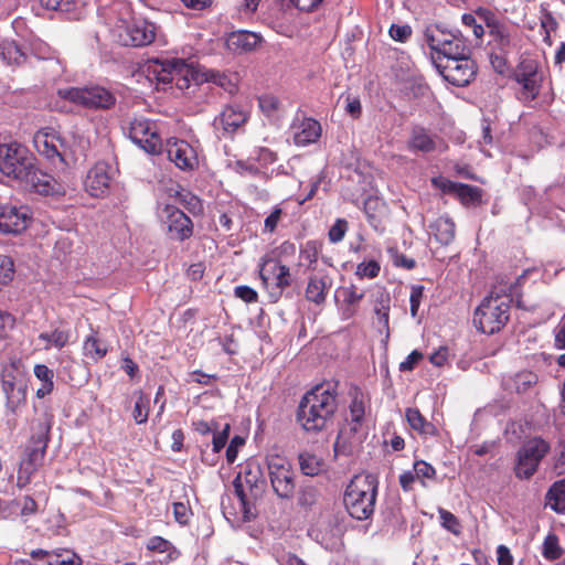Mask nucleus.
<instances>
[{
	"label": "nucleus",
	"mask_w": 565,
	"mask_h": 565,
	"mask_svg": "<svg viewBox=\"0 0 565 565\" xmlns=\"http://www.w3.org/2000/svg\"><path fill=\"white\" fill-rule=\"evenodd\" d=\"M477 15L484 22L489 36L487 47L490 63L499 74H505L509 68V56L516 52L521 34L518 25L499 19L491 10L479 8Z\"/></svg>",
	"instance_id": "obj_1"
},
{
	"label": "nucleus",
	"mask_w": 565,
	"mask_h": 565,
	"mask_svg": "<svg viewBox=\"0 0 565 565\" xmlns=\"http://www.w3.org/2000/svg\"><path fill=\"white\" fill-rule=\"evenodd\" d=\"M520 276L515 282L509 286H495L477 307L473 315L476 328L486 334L499 332L509 321L511 302L515 299L518 307H522L519 294Z\"/></svg>",
	"instance_id": "obj_2"
},
{
	"label": "nucleus",
	"mask_w": 565,
	"mask_h": 565,
	"mask_svg": "<svg viewBox=\"0 0 565 565\" xmlns=\"http://www.w3.org/2000/svg\"><path fill=\"white\" fill-rule=\"evenodd\" d=\"M337 407L335 393L323 385H318L301 398L297 411V422L308 433L321 431L332 420Z\"/></svg>",
	"instance_id": "obj_3"
},
{
	"label": "nucleus",
	"mask_w": 565,
	"mask_h": 565,
	"mask_svg": "<svg viewBox=\"0 0 565 565\" xmlns=\"http://www.w3.org/2000/svg\"><path fill=\"white\" fill-rule=\"evenodd\" d=\"M379 480L372 473L355 475L343 494L345 510L355 520H369L375 510Z\"/></svg>",
	"instance_id": "obj_4"
},
{
	"label": "nucleus",
	"mask_w": 565,
	"mask_h": 565,
	"mask_svg": "<svg viewBox=\"0 0 565 565\" xmlns=\"http://www.w3.org/2000/svg\"><path fill=\"white\" fill-rule=\"evenodd\" d=\"M51 425L42 424L36 435L31 437V445L26 447L24 457L21 459L17 473V488H26L34 473L43 466L46 448L50 440Z\"/></svg>",
	"instance_id": "obj_5"
},
{
	"label": "nucleus",
	"mask_w": 565,
	"mask_h": 565,
	"mask_svg": "<svg viewBox=\"0 0 565 565\" xmlns=\"http://www.w3.org/2000/svg\"><path fill=\"white\" fill-rule=\"evenodd\" d=\"M551 445L542 437L527 439L518 450L514 475L520 480H529L537 471L541 461L550 452Z\"/></svg>",
	"instance_id": "obj_6"
},
{
	"label": "nucleus",
	"mask_w": 565,
	"mask_h": 565,
	"mask_svg": "<svg viewBox=\"0 0 565 565\" xmlns=\"http://www.w3.org/2000/svg\"><path fill=\"white\" fill-rule=\"evenodd\" d=\"M58 96L88 109H110L116 104L115 95L102 86L61 88Z\"/></svg>",
	"instance_id": "obj_7"
},
{
	"label": "nucleus",
	"mask_w": 565,
	"mask_h": 565,
	"mask_svg": "<svg viewBox=\"0 0 565 565\" xmlns=\"http://www.w3.org/2000/svg\"><path fill=\"white\" fill-rule=\"evenodd\" d=\"M271 488L280 499H291L296 492V472L291 462L278 454L266 458Z\"/></svg>",
	"instance_id": "obj_8"
},
{
	"label": "nucleus",
	"mask_w": 565,
	"mask_h": 565,
	"mask_svg": "<svg viewBox=\"0 0 565 565\" xmlns=\"http://www.w3.org/2000/svg\"><path fill=\"white\" fill-rule=\"evenodd\" d=\"M513 79L519 85L518 98L529 104L539 97L544 75L536 60L524 58L514 70Z\"/></svg>",
	"instance_id": "obj_9"
},
{
	"label": "nucleus",
	"mask_w": 565,
	"mask_h": 565,
	"mask_svg": "<svg viewBox=\"0 0 565 565\" xmlns=\"http://www.w3.org/2000/svg\"><path fill=\"white\" fill-rule=\"evenodd\" d=\"M34 159L23 145L18 141L0 142V171L14 180L25 178Z\"/></svg>",
	"instance_id": "obj_10"
},
{
	"label": "nucleus",
	"mask_w": 565,
	"mask_h": 565,
	"mask_svg": "<svg viewBox=\"0 0 565 565\" xmlns=\"http://www.w3.org/2000/svg\"><path fill=\"white\" fill-rule=\"evenodd\" d=\"M259 276L273 302H277L284 291L292 284L290 268L279 260H265Z\"/></svg>",
	"instance_id": "obj_11"
},
{
	"label": "nucleus",
	"mask_w": 565,
	"mask_h": 565,
	"mask_svg": "<svg viewBox=\"0 0 565 565\" xmlns=\"http://www.w3.org/2000/svg\"><path fill=\"white\" fill-rule=\"evenodd\" d=\"M437 70L448 83L465 87L477 75V64L470 55L459 58H448L444 63L437 62Z\"/></svg>",
	"instance_id": "obj_12"
},
{
	"label": "nucleus",
	"mask_w": 565,
	"mask_h": 565,
	"mask_svg": "<svg viewBox=\"0 0 565 565\" xmlns=\"http://www.w3.org/2000/svg\"><path fill=\"white\" fill-rule=\"evenodd\" d=\"M129 137L141 149L150 154L160 153L162 149L161 137L157 132L156 124L143 117H135L129 125Z\"/></svg>",
	"instance_id": "obj_13"
},
{
	"label": "nucleus",
	"mask_w": 565,
	"mask_h": 565,
	"mask_svg": "<svg viewBox=\"0 0 565 565\" xmlns=\"http://www.w3.org/2000/svg\"><path fill=\"white\" fill-rule=\"evenodd\" d=\"M162 222L166 224L167 233L171 239L184 242L193 236L194 225L192 220L174 205H164Z\"/></svg>",
	"instance_id": "obj_14"
},
{
	"label": "nucleus",
	"mask_w": 565,
	"mask_h": 565,
	"mask_svg": "<svg viewBox=\"0 0 565 565\" xmlns=\"http://www.w3.org/2000/svg\"><path fill=\"white\" fill-rule=\"evenodd\" d=\"M189 65L182 58L152 60L147 66V76L157 84H169L175 76H186Z\"/></svg>",
	"instance_id": "obj_15"
},
{
	"label": "nucleus",
	"mask_w": 565,
	"mask_h": 565,
	"mask_svg": "<svg viewBox=\"0 0 565 565\" xmlns=\"http://www.w3.org/2000/svg\"><path fill=\"white\" fill-rule=\"evenodd\" d=\"M166 148L169 160L180 170L191 172L199 168L198 152L188 141L170 138Z\"/></svg>",
	"instance_id": "obj_16"
},
{
	"label": "nucleus",
	"mask_w": 565,
	"mask_h": 565,
	"mask_svg": "<svg viewBox=\"0 0 565 565\" xmlns=\"http://www.w3.org/2000/svg\"><path fill=\"white\" fill-rule=\"evenodd\" d=\"M125 46H146L156 38V26L146 20H136L128 23L118 34Z\"/></svg>",
	"instance_id": "obj_17"
},
{
	"label": "nucleus",
	"mask_w": 565,
	"mask_h": 565,
	"mask_svg": "<svg viewBox=\"0 0 565 565\" xmlns=\"http://www.w3.org/2000/svg\"><path fill=\"white\" fill-rule=\"evenodd\" d=\"M30 210L28 206L0 204V232L19 234L28 227Z\"/></svg>",
	"instance_id": "obj_18"
},
{
	"label": "nucleus",
	"mask_w": 565,
	"mask_h": 565,
	"mask_svg": "<svg viewBox=\"0 0 565 565\" xmlns=\"http://www.w3.org/2000/svg\"><path fill=\"white\" fill-rule=\"evenodd\" d=\"M25 172L28 175H25V178H20L19 181L25 182L39 194L60 195L65 193L64 186L51 174L38 169L34 162Z\"/></svg>",
	"instance_id": "obj_19"
},
{
	"label": "nucleus",
	"mask_w": 565,
	"mask_h": 565,
	"mask_svg": "<svg viewBox=\"0 0 565 565\" xmlns=\"http://www.w3.org/2000/svg\"><path fill=\"white\" fill-rule=\"evenodd\" d=\"M110 183V167L106 162L99 161L88 170L84 186L90 196L103 198L108 193Z\"/></svg>",
	"instance_id": "obj_20"
},
{
	"label": "nucleus",
	"mask_w": 565,
	"mask_h": 565,
	"mask_svg": "<svg viewBox=\"0 0 565 565\" xmlns=\"http://www.w3.org/2000/svg\"><path fill=\"white\" fill-rule=\"evenodd\" d=\"M33 145L39 154L46 158L54 166L57 163L64 164L63 154L58 149L62 146V140L49 128L41 129L34 134Z\"/></svg>",
	"instance_id": "obj_21"
},
{
	"label": "nucleus",
	"mask_w": 565,
	"mask_h": 565,
	"mask_svg": "<svg viewBox=\"0 0 565 565\" xmlns=\"http://www.w3.org/2000/svg\"><path fill=\"white\" fill-rule=\"evenodd\" d=\"M259 483H264L259 467L253 470V468L248 466L243 473H239L235 478L233 482L234 492L244 508H246L249 500L246 488H248L250 497H256L259 490Z\"/></svg>",
	"instance_id": "obj_22"
},
{
	"label": "nucleus",
	"mask_w": 565,
	"mask_h": 565,
	"mask_svg": "<svg viewBox=\"0 0 565 565\" xmlns=\"http://www.w3.org/2000/svg\"><path fill=\"white\" fill-rule=\"evenodd\" d=\"M342 298L340 306L341 316L348 320L354 317L359 310L361 300L364 298V291L360 290L355 285L341 286L337 289V297Z\"/></svg>",
	"instance_id": "obj_23"
},
{
	"label": "nucleus",
	"mask_w": 565,
	"mask_h": 565,
	"mask_svg": "<svg viewBox=\"0 0 565 565\" xmlns=\"http://www.w3.org/2000/svg\"><path fill=\"white\" fill-rule=\"evenodd\" d=\"M248 115L242 106L236 104L226 105L214 122L228 134L235 132L247 121Z\"/></svg>",
	"instance_id": "obj_24"
},
{
	"label": "nucleus",
	"mask_w": 565,
	"mask_h": 565,
	"mask_svg": "<svg viewBox=\"0 0 565 565\" xmlns=\"http://www.w3.org/2000/svg\"><path fill=\"white\" fill-rule=\"evenodd\" d=\"M332 287V279L329 275H313L310 276L305 290V298L309 302L317 306H322L326 300L329 290Z\"/></svg>",
	"instance_id": "obj_25"
},
{
	"label": "nucleus",
	"mask_w": 565,
	"mask_h": 565,
	"mask_svg": "<svg viewBox=\"0 0 565 565\" xmlns=\"http://www.w3.org/2000/svg\"><path fill=\"white\" fill-rule=\"evenodd\" d=\"M295 129L294 143L298 147H306L317 142L322 132L320 122L313 118H305Z\"/></svg>",
	"instance_id": "obj_26"
},
{
	"label": "nucleus",
	"mask_w": 565,
	"mask_h": 565,
	"mask_svg": "<svg viewBox=\"0 0 565 565\" xmlns=\"http://www.w3.org/2000/svg\"><path fill=\"white\" fill-rule=\"evenodd\" d=\"M260 38L249 31L232 32L226 39V46L234 53L250 52L259 44Z\"/></svg>",
	"instance_id": "obj_27"
},
{
	"label": "nucleus",
	"mask_w": 565,
	"mask_h": 565,
	"mask_svg": "<svg viewBox=\"0 0 565 565\" xmlns=\"http://www.w3.org/2000/svg\"><path fill=\"white\" fill-rule=\"evenodd\" d=\"M146 548L151 553L164 554V557L159 561L161 565H168L181 555L180 551L169 540L159 535L149 537Z\"/></svg>",
	"instance_id": "obj_28"
},
{
	"label": "nucleus",
	"mask_w": 565,
	"mask_h": 565,
	"mask_svg": "<svg viewBox=\"0 0 565 565\" xmlns=\"http://www.w3.org/2000/svg\"><path fill=\"white\" fill-rule=\"evenodd\" d=\"M468 55H470V49L466 40L452 33L451 39H449L445 47L441 49L440 55H431V58L437 66V62L444 63L448 58H461Z\"/></svg>",
	"instance_id": "obj_29"
},
{
	"label": "nucleus",
	"mask_w": 565,
	"mask_h": 565,
	"mask_svg": "<svg viewBox=\"0 0 565 565\" xmlns=\"http://www.w3.org/2000/svg\"><path fill=\"white\" fill-rule=\"evenodd\" d=\"M200 77L202 82L213 83L231 95L235 94L238 89L235 74L206 68L201 72Z\"/></svg>",
	"instance_id": "obj_30"
},
{
	"label": "nucleus",
	"mask_w": 565,
	"mask_h": 565,
	"mask_svg": "<svg viewBox=\"0 0 565 565\" xmlns=\"http://www.w3.org/2000/svg\"><path fill=\"white\" fill-rule=\"evenodd\" d=\"M430 233L441 245H449L456 235V224L448 215H441L429 225Z\"/></svg>",
	"instance_id": "obj_31"
},
{
	"label": "nucleus",
	"mask_w": 565,
	"mask_h": 565,
	"mask_svg": "<svg viewBox=\"0 0 565 565\" xmlns=\"http://www.w3.org/2000/svg\"><path fill=\"white\" fill-rule=\"evenodd\" d=\"M407 148L414 152H433L436 149V141L428 130L424 127L416 126L412 129Z\"/></svg>",
	"instance_id": "obj_32"
},
{
	"label": "nucleus",
	"mask_w": 565,
	"mask_h": 565,
	"mask_svg": "<svg viewBox=\"0 0 565 565\" xmlns=\"http://www.w3.org/2000/svg\"><path fill=\"white\" fill-rule=\"evenodd\" d=\"M361 445L359 436L353 437L347 430H340L333 446L334 456H352Z\"/></svg>",
	"instance_id": "obj_33"
},
{
	"label": "nucleus",
	"mask_w": 565,
	"mask_h": 565,
	"mask_svg": "<svg viewBox=\"0 0 565 565\" xmlns=\"http://www.w3.org/2000/svg\"><path fill=\"white\" fill-rule=\"evenodd\" d=\"M451 32H446L437 25L426 28L424 38L427 45L433 51L431 55H440L441 49L445 47L447 41L451 39Z\"/></svg>",
	"instance_id": "obj_34"
},
{
	"label": "nucleus",
	"mask_w": 565,
	"mask_h": 565,
	"mask_svg": "<svg viewBox=\"0 0 565 565\" xmlns=\"http://www.w3.org/2000/svg\"><path fill=\"white\" fill-rule=\"evenodd\" d=\"M405 416L409 426L422 435L437 436L438 429L436 426L426 420L418 408H407Z\"/></svg>",
	"instance_id": "obj_35"
},
{
	"label": "nucleus",
	"mask_w": 565,
	"mask_h": 565,
	"mask_svg": "<svg viewBox=\"0 0 565 565\" xmlns=\"http://www.w3.org/2000/svg\"><path fill=\"white\" fill-rule=\"evenodd\" d=\"M109 350L108 343L98 338L96 333L88 335L83 344L84 355L90 360L98 362L104 359Z\"/></svg>",
	"instance_id": "obj_36"
},
{
	"label": "nucleus",
	"mask_w": 565,
	"mask_h": 565,
	"mask_svg": "<svg viewBox=\"0 0 565 565\" xmlns=\"http://www.w3.org/2000/svg\"><path fill=\"white\" fill-rule=\"evenodd\" d=\"M546 500L552 510L565 513V479L555 481L546 493Z\"/></svg>",
	"instance_id": "obj_37"
},
{
	"label": "nucleus",
	"mask_w": 565,
	"mask_h": 565,
	"mask_svg": "<svg viewBox=\"0 0 565 565\" xmlns=\"http://www.w3.org/2000/svg\"><path fill=\"white\" fill-rule=\"evenodd\" d=\"M456 198L463 206H477L482 202V190L475 185L460 183Z\"/></svg>",
	"instance_id": "obj_38"
},
{
	"label": "nucleus",
	"mask_w": 565,
	"mask_h": 565,
	"mask_svg": "<svg viewBox=\"0 0 565 565\" xmlns=\"http://www.w3.org/2000/svg\"><path fill=\"white\" fill-rule=\"evenodd\" d=\"M537 383V375L532 371H521L510 381L509 386L516 393H525Z\"/></svg>",
	"instance_id": "obj_39"
},
{
	"label": "nucleus",
	"mask_w": 565,
	"mask_h": 565,
	"mask_svg": "<svg viewBox=\"0 0 565 565\" xmlns=\"http://www.w3.org/2000/svg\"><path fill=\"white\" fill-rule=\"evenodd\" d=\"M299 467L306 476H317L322 470V461L313 454L301 452L298 457Z\"/></svg>",
	"instance_id": "obj_40"
},
{
	"label": "nucleus",
	"mask_w": 565,
	"mask_h": 565,
	"mask_svg": "<svg viewBox=\"0 0 565 565\" xmlns=\"http://www.w3.org/2000/svg\"><path fill=\"white\" fill-rule=\"evenodd\" d=\"M542 555L547 561L559 559L563 555V550L559 546L558 537L554 533L546 535L543 542Z\"/></svg>",
	"instance_id": "obj_41"
},
{
	"label": "nucleus",
	"mask_w": 565,
	"mask_h": 565,
	"mask_svg": "<svg viewBox=\"0 0 565 565\" xmlns=\"http://www.w3.org/2000/svg\"><path fill=\"white\" fill-rule=\"evenodd\" d=\"M390 303L391 298L388 294H382L375 302L374 312L377 317L379 324L388 330L390 321Z\"/></svg>",
	"instance_id": "obj_42"
},
{
	"label": "nucleus",
	"mask_w": 565,
	"mask_h": 565,
	"mask_svg": "<svg viewBox=\"0 0 565 565\" xmlns=\"http://www.w3.org/2000/svg\"><path fill=\"white\" fill-rule=\"evenodd\" d=\"M149 405V396L139 392L132 411V417L137 424H143L148 420Z\"/></svg>",
	"instance_id": "obj_43"
},
{
	"label": "nucleus",
	"mask_w": 565,
	"mask_h": 565,
	"mask_svg": "<svg viewBox=\"0 0 565 565\" xmlns=\"http://www.w3.org/2000/svg\"><path fill=\"white\" fill-rule=\"evenodd\" d=\"M26 402V388L19 386L17 391L6 395V407L11 414H17Z\"/></svg>",
	"instance_id": "obj_44"
},
{
	"label": "nucleus",
	"mask_w": 565,
	"mask_h": 565,
	"mask_svg": "<svg viewBox=\"0 0 565 565\" xmlns=\"http://www.w3.org/2000/svg\"><path fill=\"white\" fill-rule=\"evenodd\" d=\"M438 514H439L440 523L446 530H448L449 532H451L455 535H459L461 533L460 521L454 513H451L443 508H439Z\"/></svg>",
	"instance_id": "obj_45"
},
{
	"label": "nucleus",
	"mask_w": 565,
	"mask_h": 565,
	"mask_svg": "<svg viewBox=\"0 0 565 565\" xmlns=\"http://www.w3.org/2000/svg\"><path fill=\"white\" fill-rule=\"evenodd\" d=\"M349 230V223L345 218H337L328 232V238L331 243H340Z\"/></svg>",
	"instance_id": "obj_46"
},
{
	"label": "nucleus",
	"mask_w": 565,
	"mask_h": 565,
	"mask_svg": "<svg viewBox=\"0 0 565 565\" xmlns=\"http://www.w3.org/2000/svg\"><path fill=\"white\" fill-rule=\"evenodd\" d=\"M541 28L544 31V41L551 44V32L555 31L558 26V23L552 12L546 9L542 10L541 14Z\"/></svg>",
	"instance_id": "obj_47"
},
{
	"label": "nucleus",
	"mask_w": 565,
	"mask_h": 565,
	"mask_svg": "<svg viewBox=\"0 0 565 565\" xmlns=\"http://www.w3.org/2000/svg\"><path fill=\"white\" fill-rule=\"evenodd\" d=\"M14 263L10 256H0V284L8 285L14 277Z\"/></svg>",
	"instance_id": "obj_48"
},
{
	"label": "nucleus",
	"mask_w": 565,
	"mask_h": 565,
	"mask_svg": "<svg viewBox=\"0 0 565 565\" xmlns=\"http://www.w3.org/2000/svg\"><path fill=\"white\" fill-rule=\"evenodd\" d=\"M381 270V266L379 262L376 260H369L360 263L356 267L355 274L360 276L361 278L367 277V278H375L379 276Z\"/></svg>",
	"instance_id": "obj_49"
},
{
	"label": "nucleus",
	"mask_w": 565,
	"mask_h": 565,
	"mask_svg": "<svg viewBox=\"0 0 565 565\" xmlns=\"http://www.w3.org/2000/svg\"><path fill=\"white\" fill-rule=\"evenodd\" d=\"M414 472L416 475V478L420 480H431L435 479L436 477V469L430 463L424 460H417L414 462ZM422 483L425 486L424 481H422Z\"/></svg>",
	"instance_id": "obj_50"
},
{
	"label": "nucleus",
	"mask_w": 565,
	"mask_h": 565,
	"mask_svg": "<svg viewBox=\"0 0 565 565\" xmlns=\"http://www.w3.org/2000/svg\"><path fill=\"white\" fill-rule=\"evenodd\" d=\"M412 28L408 24H395L393 23L390 26L388 34L390 36L397 42L405 43L412 36Z\"/></svg>",
	"instance_id": "obj_51"
},
{
	"label": "nucleus",
	"mask_w": 565,
	"mask_h": 565,
	"mask_svg": "<svg viewBox=\"0 0 565 565\" xmlns=\"http://www.w3.org/2000/svg\"><path fill=\"white\" fill-rule=\"evenodd\" d=\"M253 158L257 162H259L262 167H267L269 164L275 163L278 159V156L275 151L270 150L269 148L260 147L254 151Z\"/></svg>",
	"instance_id": "obj_52"
},
{
	"label": "nucleus",
	"mask_w": 565,
	"mask_h": 565,
	"mask_svg": "<svg viewBox=\"0 0 565 565\" xmlns=\"http://www.w3.org/2000/svg\"><path fill=\"white\" fill-rule=\"evenodd\" d=\"M282 215V209L279 205L274 206L271 213L264 221L263 232L273 234L276 231L277 225L280 222Z\"/></svg>",
	"instance_id": "obj_53"
},
{
	"label": "nucleus",
	"mask_w": 565,
	"mask_h": 565,
	"mask_svg": "<svg viewBox=\"0 0 565 565\" xmlns=\"http://www.w3.org/2000/svg\"><path fill=\"white\" fill-rule=\"evenodd\" d=\"M431 183L435 188L439 189L445 194L456 195L460 183L451 181L444 177H436L431 179Z\"/></svg>",
	"instance_id": "obj_54"
},
{
	"label": "nucleus",
	"mask_w": 565,
	"mask_h": 565,
	"mask_svg": "<svg viewBox=\"0 0 565 565\" xmlns=\"http://www.w3.org/2000/svg\"><path fill=\"white\" fill-rule=\"evenodd\" d=\"M51 345L55 349H63L70 342L71 331L66 329H54L50 332Z\"/></svg>",
	"instance_id": "obj_55"
},
{
	"label": "nucleus",
	"mask_w": 565,
	"mask_h": 565,
	"mask_svg": "<svg viewBox=\"0 0 565 565\" xmlns=\"http://www.w3.org/2000/svg\"><path fill=\"white\" fill-rule=\"evenodd\" d=\"M258 105L266 116H270L278 109L279 100L274 95L265 94L258 97Z\"/></svg>",
	"instance_id": "obj_56"
},
{
	"label": "nucleus",
	"mask_w": 565,
	"mask_h": 565,
	"mask_svg": "<svg viewBox=\"0 0 565 565\" xmlns=\"http://www.w3.org/2000/svg\"><path fill=\"white\" fill-rule=\"evenodd\" d=\"M41 6L47 10L70 12L74 8V0H40Z\"/></svg>",
	"instance_id": "obj_57"
},
{
	"label": "nucleus",
	"mask_w": 565,
	"mask_h": 565,
	"mask_svg": "<svg viewBox=\"0 0 565 565\" xmlns=\"http://www.w3.org/2000/svg\"><path fill=\"white\" fill-rule=\"evenodd\" d=\"M173 515L174 520L181 524L186 525L190 522V518L192 515L191 508L183 502H174L173 503Z\"/></svg>",
	"instance_id": "obj_58"
},
{
	"label": "nucleus",
	"mask_w": 565,
	"mask_h": 565,
	"mask_svg": "<svg viewBox=\"0 0 565 565\" xmlns=\"http://www.w3.org/2000/svg\"><path fill=\"white\" fill-rule=\"evenodd\" d=\"M235 297L239 298L246 303H254L258 301V294L249 286L241 285L234 288Z\"/></svg>",
	"instance_id": "obj_59"
},
{
	"label": "nucleus",
	"mask_w": 565,
	"mask_h": 565,
	"mask_svg": "<svg viewBox=\"0 0 565 565\" xmlns=\"http://www.w3.org/2000/svg\"><path fill=\"white\" fill-rule=\"evenodd\" d=\"M365 415V405L361 394H355L350 404V416L353 420H363Z\"/></svg>",
	"instance_id": "obj_60"
},
{
	"label": "nucleus",
	"mask_w": 565,
	"mask_h": 565,
	"mask_svg": "<svg viewBox=\"0 0 565 565\" xmlns=\"http://www.w3.org/2000/svg\"><path fill=\"white\" fill-rule=\"evenodd\" d=\"M424 297V287L420 285H415L412 287L409 303H411V315L413 317L417 316L422 299Z\"/></svg>",
	"instance_id": "obj_61"
},
{
	"label": "nucleus",
	"mask_w": 565,
	"mask_h": 565,
	"mask_svg": "<svg viewBox=\"0 0 565 565\" xmlns=\"http://www.w3.org/2000/svg\"><path fill=\"white\" fill-rule=\"evenodd\" d=\"M423 358H424L423 353L419 352L418 350L412 351L407 355L405 361L399 363V370L402 372L413 371L416 367V365L419 363V361L423 360Z\"/></svg>",
	"instance_id": "obj_62"
},
{
	"label": "nucleus",
	"mask_w": 565,
	"mask_h": 565,
	"mask_svg": "<svg viewBox=\"0 0 565 565\" xmlns=\"http://www.w3.org/2000/svg\"><path fill=\"white\" fill-rule=\"evenodd\" d=\"M39 511V504L32 495H24L21 504V516H31L36 514Z\"/></svg>",
	"instance_id": "obj_63"
},
{
	"label": "nucleus",
	"mask_w": 565,
	"mask_h": 565,
	"mask_svg": "<svg viewBox=\"0 0 565 565\" xmlns=\"http://www.w3.org/2000/svg\"><path fill=\"white\" fill-rule=\"evenodd\" d=\"M462 23L472 29V33L477 39H481L484 35V28L477 23L476 17L472 13H465L461 17Z\"/></svg>",
	"instance_id": "obj_64"
}]
</instances>
